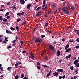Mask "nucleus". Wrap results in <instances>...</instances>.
<instances>
[{
	"instance_id": "nucleus-1",
	"label": "nucleus",
	"mask_w": 79,
	"mask_h": 79,
	"mask_svg": "<svg viewBox=\"0 0 79 79\" xmlns=\"http://www.w3.org/2000/svg\"><path fill=\"white\" fill-rule=\"evenodd\" d=\"M62 10L63 11V12L67 15L69 14V10H66L64 8H62Z\"/></svg>"
},
{
	"instance_id": "nucleus-2",
	"label": "nucleus",
	"mask_w": 79,
	"mask_h": 79,
	"mask_svg": "<svg viewBox=\"0 0 79 79\" xmlns=\"http://www.w3.org/2000/svg\"><path fill=\"white\" fill-rule=\"evenodd\" d=\"M41 41H43V40L40 38H39L35 40L34 42L35 43H37V42H41Z\"/></svg>"
},
{
	"instance_id": "nucleus-3",
	"label": "nucleus",
	"mask_w": 79,
	"mask_h": 79,
	"mask_svg": "<svg viewBox=\"0 0 79 79\" xmlns=\"http://www.w3.org/2000/svg\"><path fill=\"white\" fill-rule=\"evenodd\" d=\"M49 47L51 50H54V47L51 44H49L48 45Z\"/></svg>"
},
{
	"instance_id": "nucleus-4",
	"label": "nucleus",
	"mask_w": 79,
	"mask_h": 79,
	"mask_svg": "<svg viewBox=\"0 0 79 79\" xmlns=\"http://www.w3.org/2000/svg\"><path fill=\"white\" fill-rule=\"evenodd\" d=\"M71 48L66 49L65 51V52L69 53V52H71Z\"/></svg>"
},
{
	"instance_id": "nucleus-5",
	"label": "nucleus",
	"mask_w": 79,
	"mask_h": 79,
	"mask_svg": "<svg viewBox=\"0 0 79 79\" xmlns=\"http://www.w3.org/2000/svg\"><path fill=\"white\" fill-rule=\"evenodd\" d=\"M31 6L32 5L31 4H29L27 6V8L28 10H29V9L31 8Z\"/></svg>"
},
{
	"instance_id": "nucleus-6",
	"label": "nucleus",
	"mask_w": 79,
	"mask_h": 79,
	"mask_svg": "<svg viewBox=\"0 0 79 79\" xmlns=\"http://www.w3.org/2000/svg\"><path fill=\"white\" fill-rule=\"evenodd\" d=\"M56 54L57 55V56H60V51L59 50L57 51L56 52Z\"/></svg>"
},
{
	"instance_id": "nucleus-7",
	"label": "nucleus",
	"mask_w": 79,
	"mask_h": 79,
	"mask_svg": "<svg viewBox=\"0 0 79 79\" xmlns=\"http://www.w3.org/2000/svg\"><path fill=\"white\" fill-rule=\"evenodd\" d=\"M19 2L21 4H24L25 3V1L24 0H19Z\"/></svg>"
},
{
	"instance_id": "nucleus-8",
	"label": "nucleus",
	"mask_w": 79,
	"mask_h": 79,
	"mask_svg": "<svg viewBox=\"0 0 79 79\" xmlns=\"http://www.w3.org/2000/svg\"><path fill=\"white\" fill-rule=\"evenodd\" d=\"M78 62H79V60L77 59L74 61V64L76 65V64H77Z\"/></svg>"
},
{
	"instance_id": "nucleus-9",
	"label": "nucleus",
	"mask_w": 79,
	"mask_h": 79,
	"mask_svg": "<svg viewBox=\"0 0 79 79\" xmlns=\"http://www.w3.org/2000/svg\"><path fill=\"white\" fill-rule=\"evenodd\" d=\"M58 72H55L53 73V74L54 76H57V75H58Z\"/></svg>"
},
{
	"instance_id": "nucleus-10",
	"label": "nucleus",
	"mask_w": 79,
	"mask_h": 79,
	"mask_svg": "<svg viewBox=\"0 0 79 79\" xmlns=\"http://www.w3.org/2000/svg\"><path fill=\"white\" fill-rule=\"evenodd\" d=\"M56 71L57 72H63V70L61 69H58L56 70Z\"/></svg>"
},
{
	"instance_id": "nucleus-11",
	"label": "nucleus",
	"mask_w": 79,
	"mask_h": 79,
	"mask_svg": "<svg viewBox=\"0 0 79 79\" xmlns=\"http://www.w3.org/2000/svg\"><path fill=\"white\" fill-rule=\"evenodd\" d=\"M65 8L66 9V10H70V7L67 6L65 7Z\"/></svg>"
},
{
	"instance_id": "nucleus-12",
	"label": "nucleus",
	"mask_w": 79,
	"mask_h": 79,
	"mask_svg": "<svg viewBox=\"0 0 79 79\" xmlns=\"http://www.w3.org/2000/svg\"><path fill=\"white\" fill-rule=\"evenodd\" d=\"M41 8H42V6H40L38 7L36 9L37 11H39V10H40Z\"/></svg>"
},
{
	"instance_id": "nucleus-13",
	"label": "nucleus",
	"mask_w": 79,
	"mask_h": 79,
	"mask_svg": "<svg viewBox=\"0 0 79 79\" xmlns=\"http://www.w3.org/2000/svg\"><path fill=\"white\" fill-rule=\"evenodd\" d=\"M71 8L72 10H73L75 9L76 8V6H71Z\"/></svg>"
},
{
	"instance_id": "nucleus-14",
	"label": "nucleus",
	"mask_w": 79,
	"mask_h": 79,
	"mask_svg": "<svg viewBox=\"0 0 79 79\" xmlns=\"http://www.w3.org/2000/svg\"><path fill=\"white\" fill-rule=\"evenodd\" d=\"M69 45L68 44H67L65 46V50H66V49H67V48H68V47H69Z\"/></svg>"
},
{
	"instance_id": "nucleus-15",
	"label": "nucleus",
	"mask_w": 79,
	"mask_h": 79,
	"mask_svg": "<svg viewBox=\"0 0 79 79\" xmlns=\"http://www.w3.org/2000/svg\"><path fill=\"white\" fill-rule=\"evenodd\" d=\"M29 56V58H30L31 59H34V58H35V56Z\"/></svg>"
},
{
	"instance_id": "nucleus-16",
	"label": "nucleus",
	"mask_w": 79,
	"mask_h": 79,
	"mask_svg": "<svg viewBox=\"0 0 79 79\" xmlns=\"http://www.w3.org/2000/svg\"><path fill=\"white\" fill-rule=\"evenodd\" d=\"M11 8L13 9H16V5H14L11 6Z\"/></svg>"
},
{
	"instance_id": "nucleus-17",
	"label": "nucleus",
	"mask_w": 79,
	"mask_h": 79,
	"mask_svg": "<svg viewBox=\"0 0 79 79\" xmlns=\"http://www.w3.org/2000/svg\"><path fill=\"white\" fill-rule=\"evenodd\" d=\"M12 68L11 67H9L7 68V70L8 71H10V69H11Z\"/></svg>"
},
{
	"instance_id": "nucleus-18",
	"label": "nucleus",
	"mask_w": 79,
	"mask_h": 79,
	"mask_svg": "<svg viewBox=\"0 0 79 79\" xmlns=\"http://www.w3.org/2000/svg\"><path fill=\"white\" fill-rule=\"evenodd\" d=\"M19 78V77L18 75H16L15 77V79H18Z\"/></svg>"
},
{
	"instance_id": "nucleus-19",
	"label": "nucleus",
	"mask_w": 79,
	"mask_h": 79,
	"mask_svg": "<svg viewBox=\"0 0 79 79\" xmlns=\"http://www.w3.org/2000/svg\"><path fill=\"white\" fill-rule=\"evenodd\" d=\"M3 21L4 22H5V23H7V19H3Z\"/></svg>"
},
{
	"instance_id": "nucleus-20",
	"label": "nucleus",
	"mask_w": 79,
	"mask_h": 79,
	"mask_svg": "<svg viewBox=\"0 0 79 79\" xmlns=\"http://www.w3.org/2000/svg\"><path fill=\"white\" fill-rule=\"evenodd\" d=\"M75 73L76 74H77L78 73V69H76L75 71Z\"/></svg>"
},
{
	"instance_id": "nucleus-21",
	"label": "nucleus",
	"mask_w": 79,
	"mask_h": 79,
	"mask_svg": "<svg viewBox=\"0 0 79 79\" xmlns=\"http://www.w3.org/2000/svg\"><path fill=\"white\" fill-rule=\"evenodd\" d=\"M16 30L17 31H19V27L18 26H17L16 27Z\"/></svg>"
},
{
	"instance_id": "nucleus-22",
	"label": "nucleus",
	"mask_w": 79,
	"mask_h": 79,
	"mask_svg": "<svg viewBox=\"0 0 79 79\" xmlns=\"http://www.w3.org/2000/svg\"><path fill=\"white\" fill-rule=\"evenodd\" d=\"M73 69H74V67L73 66H71L70 68V69H71V70L73 71Z\"/></svg>"
},
{
	"instance_id": "nucleus-23",
	"label": "nucleus",
	"mask_w": 79,
	"mask_h": 79,
	"mask_svg": "<svg viewBox=\"0 0 79 79\" xmlns=\"http://www.w3.org/2000/svg\"><path fill=\"white\" fill-rule=\"evenodd\" d=\"M56 6V4L55 3H54L53 5V8H55Z\"/></svg>"
},
{
	"instance_id": "nucleus-24",
	"label": "nucleus",
	"mask_w": 79,
	"mask_h": 79,
	"mask_svg": "<svg viewBox=\"0 0 79 79\" xmlns=\"http://www.w3.org/2000/svg\"><path fill=\"white\" fill-rule=\"evenodd\" d=\"M8 15H9V12H7L5 15V16L6 17L7 16H8Z\"/></svg>"
},
{
	"instance_id": "nucleus-25",
	"label": "nucleus",
	"mask_w": 79,
	"mask_h": 79,
	"mask_svg": "<svg viewBox=\"0 0 79 79\" xmlns=\"http://www.w3.org/2000/svg\"><path fill=\"white\" fill-rule=\"evenodd\" d=\"M0 21H2L3 20V18L2 15L0 16Z\"/></svg>"
},
{
	"instance_id": "nucleus-26",
	"label": "nucleus",
	"mask_w": 79,
	"mask_h": 79,
	"mask_svg": "<svg viewBox=\"0 0 79 79\" xmlns=\"http://www.w3.org/2000/svg\"><path fill=\"white\" fill-rule=\"evenodd\" d=\"M20 20H21V19L19 18L17 19V23H19V21Z\"/></svg>"
},
{
	"instance_id": "nucleus-27",
	"label": "nucleus",
	"mask_w": 79,
	"mask_h": 79,
	"mask_svg": "<svg viewBox=\"0 0 79 79\" xmlns=\"http://www.w3.org/2000/svg\"><path fill=\"white\" fill-rule=\"evenodd\" d=\"M10 29L12 31H15V29L13 28V27H10Z\"/></svg>"
},
{
	"instance_id": "nucleus-28",
	"label": "nucleus",
	"mask_w": 79,
	"mask_h": 79,
	"mask_svg": "<svg viewBox=\"0 0 79 79\" xmlns=\"http://www.w3.org/2000/svg\"><path fill=\"white\" fill-rule=\"evenodd\" d=\"M17 63L18 64V65H19L21 64V62L20 61H18V62H17Z\"/></svg>"
},
{
	"instance_id": "nucleus-29",
	"label": "nucleus",
	"mask_w": 79,
	"mask_h": 79,
	"mask_svg": "<svg viewBox=\"0 0 79 79\" xmlns=\"http://www.w3.org/2000/svg\"><path fill=\"white\" fill-rule=\"evenodd\" d=\"M20 43L21 45H23L24 43V42L23 41H20Z\"/></svg>"
},
{
	"instance_id": "nucleus-30",
	"label": "nucleus",
	"mask_w": 79,
	"mask_h": 79,
	"mask_svg": "<svg viewBox=\"0 0 79 79\" xmlns=\"http://www.w3.org/2000/svg\"><path fill=\"white\" fill-rule=\"evenodd\" d=\"M75 41L76 42H79V38H78L77 40H75Z\"/></svg>"
},
{
	"instance_id": "nucleus-31",
	"label": "nucleus",
	"mask_w": 79,
	"mask_h": 79,
	"mask_svg": "<svg viewBox=\"0 0 79 79\" xmlns=\"http://www.w3.org/2000/svg\"><path fill=\"white\" fill-rule=\"evenodd\" d=\"M21 78L23 79V77H24V75L23 74H22L21 75Z\"/></svg>"
},
{
	"instance_id": "nucleus-32",
	"label": "nucleus",
	"mask_w": 79,
	"mask_h": 79,
	"mask_svg": "<svg viewBox=\"0 0 79 79\" xmlns=\"http://www.w3.org/2000/svg\"><path fill=\"white\" fill-rule=\"evenodd\" d=\"M76 66H77V67H79V63L76 64Z\"/></svg>"
},
{
	"instance_id": "nucleus-33",
	"label": "nucleus",
	"mask_w": 79,
	"mask_h": 79,
	"mask_svg": "<svg viewBox=\"0 0 79 79\" xmlns=\"http://www.w3.org/2000/svg\"><path fill=\"white\" fill-rule=\"evenodd\" d=\"M71 26H70L69 27H67L66 30V31H68V30L69 29V28H71Z\"/></svg>"
},
{
	"instance_id": "nucleus-34",
	"label": "nucleus",
	"mask_w": 79,
	"mask_h": 79,
	"mask_svg": "<svg viewBox=\"0 0 79 79\" xmlns=\"http://www.w3.org/2000/svg\"><path fill=\"white\" fill-rule=\"evenodd\" d=\"M5 40L6 42H8V40L7 39V38L6 37H5Z\"/></svg>"
},
{
	"instance_id": "nucleus-35",
	"label": "nucleus",
	"mask_w": 79,
	"mask_h": 79,
	"mask_svg": "<svg viewBox=\"0 0 79 79\" xmlns=\"http://www.w3.org/2000/svg\"><path fill=\"white\" fill-rule=\"evenodd\" d=\"M74 32H79V30H74Z\"/></svg>"
},
{
	"instance_id": "nucleus-36",
	"label": "nucleus",
	"mask_w": 79,
	"mask_h": 79,
	"mask_svg": "<svg viewBox=\"0 0 79 79\" xmlns=\"http://www.w3.org/2000/svg\"><path fill=\"white\" fill-rule=\"evenodd\" d=\"M45 37V36L44 35H42L41 36V38H44V37Z\"/></svg>"
},
{
	"instance_id": "nucleus-37",
	"label": "nucleus",
	"mask_w": 79,
	"mask_h": 79,
	"mask_svg": "<svg viewBox=\"0 0 79 79\" xmlns=\"http://www.w3.org/2000/svg\"><path fill=\"white\" fill-rule=\"evenodd\" d=\"M0 69H1L2 71H3V67H2L0 68Z\"/></svg>"
},
{
	"instance_id": "nucleus-38",
	"label": "nucleus",
	"mask_w": 79,
	"mask_h": 79,
	"mask_svg": "<svg viewBox=\"0 0 79 79\" xmlns=\"http://www.w3.org/2000/svg\"><path fill=\"white\" fill-rule=\"evenodd\" d=\"M75 48H79V46H76Z\"/></svg>"
},
{
	"instance_id": "nucleus-39",
	"label": "nucleus",
	"mask_w": 79,
	"mask_h": 79,
	"mask_svg": "<svg viewBox=\"0 0 79 79\" xmlns=\"http://www.w3.org/2000/svg\"><path fill=\"white\" fill-rule=\"evenodd\" d=\"M59 78L60 79H62V77L61 76H59Z\"/></svg>"
},
{
	"instance_id": "nucleus-40",
	"label": "nucleus",
	"mask_w": 79,
	"mask_h": 79,
	"mask_svg": "<svg viewBox=\"0 0 79 79\" xmlns=\"http://www.w3.org/2000/svg\"><path fill=\"white\" fill-rule=\"evenodd\" d=\"M37 68L38 69H40V66H38L37 67Z\"/></svg>"
},
{
	"instance_id": "nucleus-41",
	"label": "nucleus",
	"mask_w": 79,
	"mask_h": 79,
	"mask_svg": "<svg viewBox=\"0 0 79 79\" xmlns=\"http://www.w3.org/2000/svg\"><path fill=\"white\" fill-rule=\"evenodd\" d=\"M47 32H49V33H52V32L51 31L49 30H47Z\"/></svg>"
},
{
	"instance_id": "nucleus-42",
	"label": "nucleus",
	"mask_w": 79,
	"mask_h": 79,
	"mask_svg": "<svg viewBox=\"0 0 79 79\" xmlns=\"http://www.w3.org/2000/svg\"><path fill=\"white\" fill-rule=\"evenodd\" d=\"M69 42H72V43L73 42H74V41L70 40L69 41Z\"/></svg>"
},
{
	"instance_id": "nucleus-43",
	"label": "nucleus",
	"mask_w": 79,
	"mask_h": 79,
	"mask_svg": "<svg viewBox=\"0 0 79 79\" xmlns=\"http://www.w3.org/2000/svg\"><path fill=\"white\" fill-rule=\"evenodd\" d=\"M16 64H15V66H18V64L17 63V62H16Z\"/></svg>"
},
{
	"instance_id": "nucleus-44",
	"label": "nucleus",
	"mask_w": 79,
	"mask_h": 79,
	"mask_svg": "<svg viewBox=\"0 0 79 79\" xmlns=\"http://www.w3.org/2000/svg\"><path fill=\"white\" fill-rule=\"evenodd\" d=\"M6 18L7 19H10V16H8L6 17Z\"/></svg>"
},
{
	"instance_id": "nucleus-45",
	"label": "nucleus",
	"mask_w": 79,
	"mask_h": 79,
	"mask_svg": "<svg viewBox=\"0 0 79 79\" xmlns=\"http://www.w3.org/2000/svg\"><path fill=\"white\" fill-rule=\"evenodd\" d=\"M36 29H37V28H34V29L33 30V32H34L35 31V30H36Z\"/></svg>"
},
{
	"instance_id": "nucleus-46",
	"label": "nucleus",
	"mask_w": 79,
	"mask_h": 79,
	"mask_svg": "<svg viewBox=\"0 0 79 79\" xmlns=\"http://www.w3.org/2000/svg\"><path fill=\"white\" fill-rule=\"evenodd\" d=\"M45 0H44L43 1V3L44 4H45Z\"/></svg>"
},
{
	"instance_id": "nucleus-47",
	"label": "nucleus",
	"mask_w": 79,
	"mask_h": 79,
	"mask_svg": "<svg viewBox=\"0 0 79 79\" xmlns=\"http://www.w3.org/2000/svg\"><path fill=\"white\" fill-rule=\"evenodd\" d=\"M30 55H31V56H33V53L31 52L30 53Z\"/></svg>"
},
{
	"instance_id": "nucleus-48",
	"label": "nucleus",
	"mask_w": 79,
	"mask_h": 79,
	"mask_svg": "<svg viewBox=\"0 0 79 79\" xmlns=\"http://www.w3.org/2000/svg\"><path fill=\"white\" fill-rule=\"evenodd\" d=\"M65 77H66V75H64L63 76H62V78L63 79H64V78H65Z\"/></svg>"
},
{
	"instance_id": "nucleus-49",
	"label": "nucleus",
	"mask_w": 79,
	"mask_h": 79,
	"mask_svg": "<svg viewBox=\"0 0 79 79\" xmlns=\"http://www.w3.org/2000/svg\"><path fill=\"white\" fill-rule=\"evenodd\" d=\"M50 74L49 73H48L47 75V77H49V76H50Z\"/></svg>"
},
{
	"instance_id": "nucleus-50",
	"label": "nucleus",
	"mask_w": 79,
	"mask_h": 79,
	"mask_svg": "<svg viewBox=\"0 0 79 79\" xmlns=\"http://www.w3.org/2000/svg\"><path fill=\"white\" fill-rule=\"evenodd\" d=\"M16 40H14L12 42V43H15V42H16Z\"/></svg>"
},
{
	"instance_id": "nucleus-51",
	"label": "nucleus",
	"mask_w": 79,
	"mask_h": 79,
	"mask_svg": "<svg viewBox=\"0 0 79 79\" xmlns=\"http://www.w3.org/2000/svg\"><path fill=\"white\" fill-rule=\"evenodd\" d=\"M48 23H47L45 24V26L46 27H47V26H48Z\"/></svg>"
},
{
	"instance_id": "nucleus-52",
	"label": "nucleus",
	"mask_w": 79,
	"mask_h": 79,
	"mask_svg": "<svg viewBox=\"0 0 79 79\" xmlns=\"http://www.w3.org/2000/svg\"><path fill=\"white\" fill-rule=\"evenodd\" d=\"M71 56H72V54H69V56H69V57L70 58Z\"/></svg>"
},
{
	"instance_id": "nucleus-53",
	"label": "nucleus",
	"mask_w": 79,
	"mask_h": 79,
	"mask_svg": "<svg viewBox=\"0 0 79 79\" xmlns=\"http://www.w3.org/2000/svg\"><path fill=\"white\" fill-rule=\"evenodd\" d=\"M42 66H44V67H48V66L47 65H42Z\"/></svg>"
},
{
	"instance_id": "nucleus-54",
	"label": "nucleus",
	"mask_w": 79,
	"mask_h": 79,
	"mask_svg": "<svg viewBox=\"0 0 79 79\" xmlns=\"http://www.w3.org/2000/svg\"><path fill=\"white\" fill-rule=\"evenodd\" d=\"M26 24V22H23V23H22V25H24V24Z\"/></svg>"
},
{
	"instance_id": "nucleus-55",
	"label": "nucleus",
	"mask_w": 79,
	"mask_h": 79,
	"mask_svg": "<svg viewBox=\"0 0 79 79\" xmlns=\"http://www.w3.org/2000/svg\"><path fill=\"white\" fill-rule=\"evenodd\" d=\"M26 52L25 51H23L22 52V53H26Z\"/></svg>"
},
{
	"instance_id": "nucleus-56",
	"label": "nucleus",
	"mask_w": 79,
	"mask_h": 79,
	"mask_svg": "<svg viewBox=\"0 0 79 79\" xmlns=\"http://www.w3.org/2000/svg\"><path fill=\"white\" fill-rule=\"evenodd\" d=\"M7 5H10V2H8L7 4Z\"/></svg>"
},
{
	"instance_id": "nucleus-57",
	"label": "nucleus",
	"mask_w": 79,
	"mask_h": 79,
	"mask_svg": "<svg viewBox=\"0 0 79 79\" xmlns=\"http://www.w3.org/2000/svg\"><path fill=\"white\" fill-rule=\"evenodd\" d=\"M17 15H18V16H20V15H21V13H18L17 14Z\"/></svg>"
},
{
	"instance_id": "nucleus-58",
	"label": "nucleus",
	"mask_w": 79,
	"mask_h": 79,
	"mask_svg": "<svg viewBox=\"0 0 79 79\" xmlns=\"http://www.w3.org/2000/svg\"><path fill=\"white\" fill-rule=\"evenodd\" d=\"M52 13L51 11H49L48 12V14H50V13Z\"/></svg>"
},
{
	"instance_id": "nucleus-59",
	"label": "nucleus",
	"mask_w": 79,
	"mask_h": 79,
	"mask_svg": "<svg viewBox=\"0 0 79 79\" xmlns=\"http://www.w3.org/2000/svg\"><path fill=\"white\" fill-rule=\"evenodd\" d=\"M2 43H4V44L6 43V41L5 40H4L2 42Z\"/></svg>"
},
{
	"instance_id": "nucleus-60",
	"label": "nucleus",
	"mask_w": 79,
	"mask_h": 79,
	"mask_svg": "<svg viewBox=\"0 0 79 79\" xmlns=\"http://www.w3.org/2000/svg\"><path fill=\"white\" fill-rule=\"evenodd\" d=\"M6 32L7 34H8L9 33V31L8 30H6Z\"/></svg>"
},
{
	"instance_id": "nucleus-61",
	"label": "nucleus",
	"mask_w": 79,
	"mask_h": 79,
	"mask_svg": "<svg viewBox=\"0 0 79 79\" xmlns=\"http://www.w3.org/2000/svg\"><path fill=\"white\" fill-rule=\"evenodd\" d=\"M40 15V14H38L37 13V14L36 15V16L38 17V16H39Z\"/></svg>"
},
{
	"instance_id": "nucleus-62",
	"label": "nucleus",
	"mask_w": 79,
	"mask_h": 79,
	"mask_svg": "<svg viewBox=\"0 0 79 79\" xmlns=\"http://www.w3.org/2000/svg\"><path fill=\"white\" fill-rule=\"evenodd\" d=\"M37 64L38 65H40V63L39 62H37Z\"/></svg>"
},
{
	"instance_id": "nucleus-63",
	"label": "nucleus",
	"mask_w": 79,
	"mask_h": 79,
	"mask_svg": "<svg viewBox=\"0 0 79 79\" xmlns=\"http://www.w3.org/2000/svg\"><path fill=\"white\" fill-rule=\"evenodd\" d=\"M11 46H9L8 47V48L10 49V48H11Z\"/></svg>"
},
{
	"instance_id": "nucleus-64",
	"label": "nucleus",
	"mask_w": 79,
	"mask_h": 79,
	"mask_svg": "<svg viewBox=\"0 0 79 79\" xmlns=\"http://www.w3.org/2000/svg\"><path fill=\"white\" fill-rule=\"evenodd\" d=\"M37 8V6H36L35 7L34 9V10H35Z\"/></svg>"
}]
</instances>
